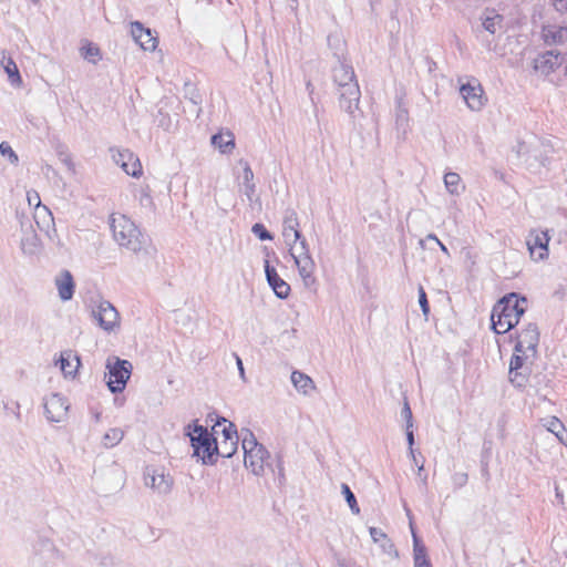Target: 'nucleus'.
<instances>
[{"label": "nucleus", "instance_id": "obj_48", "mask_svg": "<svg viewBox=\"0 0 567 567\" xmlns=\"http://www.w3.org/2000/svg\"><path fill=\"white\" fill-rule=\"evenodd\" d=\"M370 535L374 543H379L380 540H383L386 538V534L375 527H370Z\"/></svg>", "mask_w": 567, "mask_h": 567}, {"label": "nucleus", "instance_id": "obj_55", "mask_svg": "<svg viewBox=\"0 0 567 567\" xmlns=\"http://www.w3.org/2000/svg\"><path fill=\"white\" fill-rule=\"evenodd\" d=\"M436 245L441 248V250H442L444 254H446L447 256L450 255V254H449V250H447V248H446V246H445L441 240H440Z\"/></svg>", "mask_w": 567, "mask_h": 567}, {"label": "nucleus", "instance_id": "obj_4", "mask_svg": "<svg viewBox=\"0 0 567 567\" xmlns=\"http://www.w3.org/2000/svg\"><path fill=\"white\" fill-rule=\"evenodd\" d=\"M114 240L132 252L142 250L145 238L136 225L125 215L112 214L110 218Z\"/></svg>", "mask_w": 567, "mask_h": 567}, {"label": "nucleus", "instance_id": "obj_52", "mask_svg": "<svg viewBox=\"0 0 567 567\" xmlns=\"http://www.w3.org/2000/svg\"><path fill=\"white\" fill-rule=\"evenodd\" d=\"M235 357H236V363H237V367H238V370H239L240 378L243 380H245V369H244V365H243V361H241V359L238 355H235Z\"/></svg>", "mask_w": 567, "mask_h": 567}, {"label": "nucleus", "instance_id": "obj_58", "mask_svg": "<svg viewBox=\"0 0 567 567\" xmlns=\"http://www.w3.org/2000/svg\"><path fill=\"white\" fill-rule=\"evenodd\" d=\"M47 171L48 172H54V169L50 165H47Z\"/></svg>", "mask_w": 567, "mask_h": 567}, {"label": "nucleus", "instance_id": "obj_1", "mask_svg": "<svg viewBox=\"0 0 567 567\" xmlns=\"http://www.w3.org/2000/svg\"><path fill=\"white\" fill-rule=\"evenodd\" d=\"M338 65L333 68V81L338 85L339 106L348 114L351 123L355 126L362 117L359 107L361 91L355 80L354 71L340 55L336 54Z\"/></svg>", "mask_w": 567, "mask_h": 567}, {"label": "nucleus", "instance_id": "obj_11", "mask_svg": "<svg viewBox=\"0 0 567 567\" xmlns=\"http://www.w3.org/2000/svg\"><path fill=\"white\" fill-rule=\"evenodd\" d=\"M145 485L156 491L158 494L171 492L174 480L165 473L164 468L147 466L144 472Z\"/></svg>", "mask_w": 567, "mask_h": 567}, {"label": "nucleus", "instance_id": "obj_51", "mask_svg": "<svg viewBox=\"0 0 567 567\" xmlns=\"http://www.w3.org/2000/svg\"><path fill=\"white\" fill-rule=\"evenodd\" d=\"M429 241L437 244L440 239L434 234H429L424 239L420 240V245L423 247Z\"/></svg>", "mask_w": 567, "mask_h": 567}, {"label": "nucleus", "instance_id": "obj_42", "mask_svg": "<svg viewBox=\"0 0 567 567\" xmlns=\"http://www.w3.org/2000/svg\"><path fill=\"white\" fill-rule=\"evenodd\" d=\"M184 91H185V97L189 99V101L197 105L202 102V97H200V94L198 93L197 89L195 87V85L190 84V83H186L185 84V87H184Z\"/></svg>", "mask_w": 567, "mask_h": 567}, {"label": "nucleus", "instance_id": "obj_34", "mask_svg": "<svg viewBox=\"0 0 567 567\" xmlns=\"http://www.w3.org/2000/svg\"><path fill=\"white\" fill-rule=\"evenodd\" d=\"M124 437V432L118 427L110 429L102 437V444L106 449L116 446Z\"/></svg>", "mask_w": 567, "mask_h": 567}, {"label": "nucleus", "instance_id": "obj_10", "mask_svg": "<svg viewBox=\"0 0 567 567\" xmlns=\"http://www.w3.org/2000/svg\"><path fill=\"white\" fill-rule=\"evenodd\" d=\"M460 93L467 107L475 112L481 111L487 101L481 83L474 78L461 85Z\"/></svg>", "mask_w": 567, "mask_h": 567}, {"label": "nucleus", "instance_id": "obj_15", "mask_svg": "<svg viewBox=\"0 0 567 567\" xmlns=\"http://www.w3.org/2000/svg\"><path fill=\"white\" fill-rule=\"evenodd\" d=\"M34 199H37L33 219L38 228L43 231L50 239L56 235L54 218L50 209L41 204L40 196L34 193Z\"/></svg>", "mask_w": 567, "mask_h": 567}, {"label": "nucleus", "instance_id": "obj_7", "mask_svg": "<svg viewBox=\"0 0 567 567\" xmlns=\"http://www.w3.org/2000/svg\"><path fill=\"white\" fill-rule=\"evenodd\" d=\"M290 247V255L293 258L295 265L298 268L299 276L301 277L303 285L307 288H311L316 285V264L310 255L309 245L306 238L301 235L296 244L288 245Z\"/></svg>", "mask_w": 567, "mask_h": 567}, {"label": "nucleus", "instance_id": "obj_41", "mask_svg": "<svg viewBox=\"0 0 567 567\" xmlns=\"http://www.w3.org/2000/svg\"><path fill=\"white\" fill-rule=\"evenodd\" d=\"M82 56L92 63H96L100 59V50L99 48L89 44L82 48Z\"/></svg>", "mask_w": 567, "mask_h": 567}, {"label": "nucleus", "instance_id": "obj_47", "mask_svg": "<svg viewBox=\"0 0 567 567\" xmlns=\"http://www.w3.org/2000/svg\"><path fill=\"white\" fill-rule=\"evenodd\" d=\"M243 179H244V185L254 183L252 182L254 173L248 163H245V165H244Z\"/></svg>", "mask_w": 567, "mask_h": 567}, {"label": "nucleus", "instance_id": "obj_28", "mask_svg": "<svg viewBox=\"0 0 567 567\" xmlns=\"http://www.w3.org/2000/svg\"><path fill=\"white\" fill-rule=\"evenodd\" d=\"M56 363L60 365L64 375H73L80 364V360L78 357L73 355L71 351H64L61 353Z\"/></svg>", "mask_w": 567, "mask_h": 567}, {"label": "nucleus", "instance_id": "obj_8", "mask_svg": "<svg viewBox=\"0 0 567 567\" xmlns=\"http://www.w3.org/2000/svg\"><path fill=\"white\" fill-rule=\"evenodd\" d=\"M132 363L127 360H122L117 357H111L106 360L107 373H105L106 384L112 393H120L125 389V385L132 373Z\"/></svg>", "mask_w": 567, "mask_h": 567}, {"label": "nucleus", "instance_id": "obj_56", "mask_svg": "<svg viewBox=\"0 0 567 567\" xmlns=\"http://www.w3.org/2000/svg\"><path fill=\"white\" fill-rule=\"evenodd\" d=\"M554 296L561 299L564 297V293L560 290H557L555 291Z\"/></svg>", "mask_w": 567, "mask_h": 567}, {"label": "nucleus", "instance_id": "obj_13", "mask_svg": "<svg viewBox=\"0 0 567 567\" xmlns=\"http://www.w3.org/2000/svg\"><path fill=\"white\" fill-rule=\"evenodd\" d=\"M113 161L122 167V169L133 177L142 174V165L140 159L130 150L110 148Z\"/></svg>", "mask_w": 567, "mask_h": 567}, {"label": "nucleus", "instance_id": "obj_40", "mask_svg": "<svg viewBox=\"0 0 567 567\" xmlns=\"http://www.w3.org/2000/svg\"><path fill=\"white\" fill-rule=\"evenodd\" d=\"M20 225L21 236H27L28 233H34L32 220L23 214H17Z\"/></svg>", "mask_w": 567, "mask_h": 567}, {"label": "nucleus", "instance_id": "obj_30", "mask_svg": "<svg viewBox=\"0 0 567 567\" xmlns=\"http://www.w3.org/2000/svg\"><path fill=\"white\" fill-rule=\"evenodd\" d=\"M544 40L548 44L564 43L567 40L566 27H548L543 31Z\"/></svg>", "mask_w": 567, "mask_h": 567}, {"label": "nucleus", "instance_id": "obj_31", "mask_svg": "<svg viewBox=\"0 0 567 567\" xmlns=\"http://www.w3.org/2000/svg\"><path fill=\"white\" fill-rule=\"evenodd\" d=\"M291 382L295 388L303 394H308L309 390L315 386L312 379L300 371H293L291 373Z\"/></svg>", "mask_w": 567, "mask_h": 567}, {"label": "nucleus", "instance_id": "obj_50", "mask_svg": "<svg viewBox=\"0 0 567 567\" xmlns=\"http://www.w3.org/2000/svg\"><path fill=\"white\" fill-rule=\"evenodd\" d=\"M245 186V195L248 197V199H251L252 195L255 194L256 186L255 183L252 184H246Z\"/></svg>", "mask_w": 567, "mask_h": 567}, {"label": "nucleus", "instance_id": "obj_26", "mask_svg": "<svg viewBox=\"0 0 567 567\" xmlns=\"http://www.w3.org/2000/svg\"><path fill=\"white\" fill-rule=\"evenodd\" d=\"M0 63L4 69L6 73L8 74L10 83L12 85L20 86L22 83V79L19 69L16 62L12 60V58L7 55L6 52H2Z\"/></svg>", "mask_w": 567, "mask_h": 567}, {"label": "nucleus", "instance_id": "obj_54", "mask_svg": "<svg viewBox=\"0 0 567 567\" xmlns=\"http://www.w3.org/2000/svg\"><path fill=\"white\" fill-rule=\"evenodd\" d=\"M34 193L35 192H28L27 198H28L29 205L37 204V199H34Z\"/></svg>", "mask_w": 567, "mask_h": 567}, {"label": "nucleus", "instance_id": "obj_53", "mask_svg": "<svg viewBox=\"0 0 567 567\" xmlns=\"http://www.w3.org/2000/svg\"><path fill=\"white\" fill-rule=\"evenodd\" d=\"M61 161L63 162L64 165L68 166V168L70 171H74L73 162L69 155H65L63 158H61Z\"/></svg>", "mask_w": 567, "mask_h": 567}, {"label": "nucleus", "instance_id": "obj_3", "mask_svg": "<svg viewBox=\"0 0 567 567\" xmlns=\"http://www.w3.org/2000/svg\"><path fill=\"white\" fill-rule=\"evenodd\" d=\"M513 153L528 171L537 173L547 165L553 146L549 141L528 134L517 141Z\"/></svg>", "mask_w": 567, "mask_h": 567}, {"label": "nucleus", "instance_id": "obj_46", "mask_svg": "<svg viewBox=\"0 0 567 567\" xmlns=\"http://www.w3.org/2000/svg\"><path fill=\"white\" fill-rule=\"evenodd\" d=\"M419 303H420L423 315L425 317H427L430 313V306H429V301L426 298V293L422 287H420V289H419Z\"/></svg>", "mask_w": 567, "mask_h": 567}, {"label": "nucleus", "instance_id": "obj_5", "mask_svg": "<svg viewBox=\"0 0 567 567\" xmlns=\"http://www.w3.org/2000/svg\"><path fill=\"white\" fill-rule=\"evenodd\" d=\"M241 447L244 450L245 466L257 476L265 472L269 452L259 444L249 430H241Z\"/></svg>", "mask_w": 567, "mask_h": 567}, {"label": "nucleus", "instance_id": "obj_33", "mask_svg": "<svg viewBox=\"0 0 567 567\" xmlns=\"http://www.w3.org/2000/svg\"><path fill=\"white\" fill-rule=\"evenodd\" d=\"M444 184L447 192L452 195H458L462 190H464V186L461 183V177L457 173H446L444 175Z\"/></svg>", "mask_w": 567, "mask_h": 567}, {"label": "nucleus", "instance_id": "obj_14", "mask_svg": "<svg viewBox=\"0 0 567 567\" xmlns=\"http://www.w3.org/2000/svg\"><path fill=\"white\" fill-rule=\"evenodd\" d=\"M538 341L539 332L537 326L535 323H528V326L518 333L514 348L516 352H522L523 354L530 353V355L534 357Z\"/></svg>", "mask_w": 567, "mask_h": 567}, {"label": "nucleus", "instance_id": "obj_29", "mask_svg": "<svg viewBox=\"0 0 567 567\" xmlns=\"http://www.w3.org/2000/svg\"><path fill=\"white\" fill-rule=\"evenodd\" d=\"M238 440L239 436H228V440H219L218 437H216V446H218L217 456H221L225 458L231 457L237 451Z\"/></svg>", "mask_w": 567, "mask_h": 567}, {"label": "nucleus", "instance_id": "obj_16", "mask_svg": "<svg viewBox=\"0 0 567 567\" xmlns=\"http://www.w3.org/2000/svg\"><path fill=\"white\" fill-rule=\"evenodd\" d=\"M526 244L535 260H544L548 257L549 236L547 231L532 230Z\"/></svg>", "mask_w": 567, "mask_h": 567}, {"label": "nucleus", "instance_id": "obj_19", "mask_svg": "<svg viewBox=\"0 0 567 567\" xmlns=\"http://www.w3.org/2000/svg\"><path fill=\"white\" fill-rule=\"evenodd\" d=\"M131 34L144 51H154L157 48L158 41L153 31L145 28L140 21L131 23Z\"/></svg>", "mask_w": 567, "mask_h": 567}, {"label": "nucleus", "instance_id": "obj_39", "mask_svg": "<svg viewBox=\"0 0 567 567\" xmlns=\"http://www.w3.org/2000/svg\"><path fill=\"white\" fill-rule=\"evenodd\" d=\"M0 154L2 156H6L8 161L13 165H17L19 163V156L8 142L0 143Z\"/></svg>", "mask_w": 567, "mask_h": 567}, {"label": "nucleus", "instance_id": "obj_17", "mask_svg": "<svg viewBox=\"0 0 567 567\" xmlns=\"http://www.w3.org/2000/svg\"><path fill=\"white\" fill-rule=\"evenodd\" d=\"M565 60L558 50H549L534 60V70L543 75L554 72Z\"/></svg>", "mask_w": 567, "mask_h": 567}, {"label": "nucleus", "instance_id": "obj_9", "mask_svg": "<svg viewBox=\"0 0 567 567\" xmlns=\"http://www.w3.org/2000/svg\"><path fill=\"white\" fill-rule=\"evenodd\" d=\"M92 317L105 332H115L120 329L121 319L116 308L105 299L92 301Z\"/></svg>", "mask_w": 567, "mask_h": 567}, {"label": "nucleus", "instance_id": "obj_43", "mask_svg": "<svg viewBox=\"0 0 567 567\" xmlns=\"http://www.w3.org/2000/svg\"><path fill=\"white\" fill-rule=\"evenodd\" d=\"M251 231L260 240H271L272 239L271 234L266 229V227L262 224H259V223L255 224L251 227Z\"/></svg>", "mask_w": 567, "mask_h": 567}, {"label": "nucleus", "instance_id": "obj_45", "mask_svg": "<svg viewBox=\"0 0 567 567\" xmlns=\"http://www.w3.org/2000/svg\"><path fill=\"white\" fill-rule=\"evenodd\" d=\"M223 422L228 424L223 427L220 440H228V436H238L236 426L233 423L228 422L226 419H223Z\"/></svg>", "mask_w": 567, "mask_h": 567}, {"label": "nucleus", "instance_id": "obj_12", "mask_svg": "<svg viewBox=\"0 0 567 567\" xmlns=\"http://www.w3.org/2000/svg\"><path fill=\"white\" fill-rule=\"evenodd\" d=\"M69 404L64 396L52 393L44 400V413L50 422H62L68 414Z\"/></svg>", "mask_w": 567, "mask_h": 567}, {"label": "nucleus", "instance_id": "obj_27", "mask_svg": "<svg viewBox=\"0 0 567 567\" xmlns=\"http://www.w3.org/2000/svg\"><path fill=\"white\" fill-rule=\"evenodd\" d=\"M410 527L414 543V567H432L429 558L426 557V549L424 545L420 542V539L416 537V534L411 522Z\"/></svg>", "mask_w": 567, "mask_h": 567}, {"label": "nucleus", "instance_id": "obj_2", "mask_svg": "<svg viewBox=\"0 0 567 567\" xmlns=\"http://www.w3.org/2000/svg\"><path fill=\"white\" fill-rule=\"evenodd\" d=\"M527 299L511 292L502 297L493 307L491 321L497 334H503L514 328L526 311Z\"/></svg>", "mask_w": 567, "mask_h": 567}, {"label": "nucleus", "instance_id": "obj_23", "mask_svg": "<svg viewBox=\"0 0 567 567\" xmlns=\"http://www.w3.org/2000/svg\"><path fill=\"white\" fill-rule=\"evenodd\" d=\"M482 28L491 34L503 29L504 18L497 13L494 9H485L481 16Z\"/></svg>", "mask_w": 567, "mask_h": 567}, {"label": "nucleus", "instance_id": "obj_49", "mask_svg": "<svg viewBox=\"0 0 567 567\" xmlns=\"http://www.w3.org/2000/svg\"><path fill=\"white\" fill-rule=\"evenodd\" d=\"M553 6L559 13L567 12V0H553Z\"/></svg>", "mask_w": 567, "mask_h": 567}, {"label": "nucleus", "instance_id": "obj_24", "mask_svg": "<svg viewBox=\"0 0 567 567\" xmlns=\"http://www.w3.org/2000/svg\"><path fill=\"white\" fill-rule=\"evenodd\" d=\"M20 249L24 256H34L40 254L42 245L35 231L28 233L27 236H21Z\"/></svg>", "mask_w": 567, "mask_h": 567}, {"label": "nucleus", "instance_id": "obj_25", "mask_svg": "<svg viewBox=\"0 0 567 567\" xmlns=\"http://www.w3.org/2000/svg\"><path fill=\"white\" fill-rule=\"evenodd\" d=\"M400 416L405 422L406 440H408V444L410 447V452H411V454H413V450H412V446L414 444L413 415H412V411H411V408H410V404H409L406 398H404V403H403L402 410L400 412Z\"/></svg>", "mask_w": 567, "mask_h": 567}, {"label": "nucleus", "instance_id": "obj_35", "mask_svg": "<svg viewBox=\"0 0 567 567\" xmlns=\"http://www.w3.org/2000/svg\"><path fill=\"white\" fill-rule=\"evenodd\" d=\"M544 426H546V429L549 432L555 434L559 439V441H563V435H564L565 426H564V424L561 423V421L558 417L550 416V417L546 419L545 423H544Z\"/></svg>", "mask_w": 567, "mask_h": 567}, {"label": "nucleus", "instance_id": "obj_6", "mask_svg": "<svg viewBox=\"0 0 567 567\" xmlns=\"http://www.w3.org/2000/svg\"><path fill=\"white\" fill-rule=\"evenodd\" d=\"M187 435L190 439L194 456L202 460L204 464L213 465L217 461L216 437H214L208 430L195 423L193 431H188Z\"/></svg>", "mask_w": 567, "mask_h": 567}, {"label": "nucleus", "instance_id": "obj_44", "mask_svg": "<svg viewBox=\"0 0 567 567\" xmlns=\"http://www.w3.org/2000/svg\"><path fill=\"white\" fill-rule=\"evenodd\" d=\"M140 205L144 208L152 209L153 208V198L147 192V189H141L140 196H138Z\"/></svg>", "mask_w": 567, "mask_h": 567}, {"label": "nucleus", "instance_id": "obj_18", "mask_svg": "<svg viewBox=\"0 0 567 567\" xmlns=\"http://www.w3.org/2000/svg\"><path fill=\"white\" fill-rule=\"evenodd\" d=\"M406 96V90L403 85L395 90V101H396V115H395V124L398 131V137H403L408 133L409 128V111L406 107V103L404 101Z\"/></svg>", "mask_w": 567, "mask_h": 567}, {"label": "nucleus", "instance_id": "obj_60", "mask_svg": "<svg viewBox=\"0 0 567 567\" xmlns=\"http://www.w3.org/2000/svg\"><path fill=\"white\" fill-rule=\"evenodd\" d=\"M462 476H463V482H465V481H466V478H467V475H466V474H463Z\"/></svg>", "mask_w": 567, "mask_h": 567}, {"label": "nucleus", "instance_id": "obj_22", "mask_svg": "<svg viewBox=\"0 0 567 567\" xmlns=\"http://www.w3.org/2000/svg\"><path fill=\"white\" fill-rule=\"evenodd\" d=\"M54 281L60 299L63 301L71 300L75 288L73 276L71 275V272L69 270H62L55 277Z\"/></svg>", "mask_w": 567, "mask_h": 567}, {"label": "nucleus", "instance_id": "obj_32", "mask_svg": "<svg viewBox=\"0 0 567 567\" xmlns=\"http://www.w3.org/2000/svg\"><path fill=\"white\" fill-rule=\"evenodd\" d=\"M212 144L219 148L221 153H229L235 147V142L230 133L227 134H215L212 136Z\"/></svg>", "mask_w": 567, "mask_h": 567}, {"label": "nucleus", "instance_id": "obj_36", "mask_svg": "<svg viewBox=\"0 0 567 567\" xmlns=\"http://www.w3.org/2000/svg\"><path fill=\"white\" fill-rule=\"evenodd\" d=\"M341 493L343 494L351 512L355 515L360 513L359 505L357 503L355 496L353 492L350 489L349 485L343 483L341 484Z\"/></svg>", "mask_w": 567, "mask_h": 567}, {"label": "nucleus", "instance_id": "obj_59", "mask_svg": "<svg viewBox=\"0 0 567 567\" xmlns=\"http://www.w3.org/2000/svg\"><path fill=\"white\" fill-rule=\"evenodd\" d=\"M556 496L557 497H561L560 493L558 492V489L556 488Z\"/></svg>", "mask_w": 567, "mask_h": 567}, {"label": "nucleus", "instance_id": "obj_21", "mask_svg": "<svg viewBox=\"0 0 567 567\" xmlns=\"http://www.w3.org/2000/svg\"><path fill=\"white\" fill-rule=\"evenodd\" d=\"M265 272L267 281L275 295L280 299H286L290 293V286L280 278L277 270L269 265L268 260H265Z\"/></svg>", "mask_w": 567, "mask_h": 567}, {"label": "nucleus", "instance_id": "obj_38", "mask_svg": "<svg viewBox=\"0 0 567 567\" xmlns=\"http://www.w3.org/2000/svg\"><path fill=\"white\" fill-rule=\"evenodd\" d=\"M528 379V369L509 371V381L515 388L525 386Z\"/></svg>", "mask_w": 567, "mask_h": 567}, {"label": "nucleus", "instance_id": "obj_57", "mask_svg": "<svg viewBox=\"0 0 567 567\" xmlns=\"http://www.w3.org/2000/svg\"><path fill=\"white\" fill-rule=\"evenodd\" d=\"M307 89L310 91V93L312 92V85L310 82L307 83Z\"/></svg>", "mask_w": 567, "mask_h": 567}, {"label": "nucleus", "instance_id": "obj_37", "mask_svg": "<svg viewBox=\"0 0 567 567\" xmlns=\"http://www.w3.org/2000/svg\"><path fill=\"white\" fill-rule=\"evenodd\" d=\"M528 358L529 353L523 354L522 352H516V350L514 349V353L509 362V371L525 370V361Z\"/></svg>", "mask_w": 567, "mask_h": 567}, {"label": "nucleus", "instance_id": "obj_20", "mask_svg": "<svg viewBox=\"0 0 567 567\" xmlns=\"http://www.w3.org/2000/svg\"><path fill=\"white\" fill-rule=\"evenodd\" d=\"M301 235L297 212L292 208H287L282 220V236L285 238V243L287 245L296 244L301 239Z\"/></svg>", "mask_w": 567, "mask_h": 567}]
</instances>
